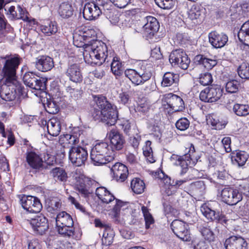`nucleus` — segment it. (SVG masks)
I'll list each match as a JSON object with an SVG mask.
<instances>
[{
  "label": "nucleus",
  "instance_id": "bf43d9fd",
  "mask_svg": "<svg viewBox=\"0 0 249 249\" xmlns=\"http://www.w3.org/2000/svg\"><path fill=\"white\" fill-rule=\"evenodd\" d=\"M156 4L160 8L170 9L173 7V0H155Z\"/></svg>",
  "mask_w": 249,
  "mask_h": 249
},
{
  "label": "nucleus",
  "instance_id": "a211bd4d",
  "mask_svg": "<svg viewBox=\"0 0 249 249\" xmlns=\"http://www.w3.org/2000/svg\"><path fill=\"white\" fill-rule=\"evenodd\" d=\"M34 63L36 69L42 72L48 71L54 67L53 59L48 55L38 56Z\"/></svg>",
  "mask_w": 249,
  "mask_h": 249
},
{
  "label": "nucleus",
  "instance_id": "49530a36",
  "mask_svg": "<svg viewBox=\"0 0 249 249\" xmlns=\"http://www.w3.org/2000/svg\"><path fill=\"white\" fill-rule=\"evenodd\" d=\"M88 38V36L83 34L81 35L78 33H75L73 35V43L75 46L77 47H83L85 48L87 45L89 44L86 43V40Z\"/></svg>",
  "mask_w": 249,
  "mask_h": 249
},
{
  "label": "nucleus",
  "instance_id": "a19ab883",
  "mask_svg": "<svg viewBox=\"0 0 249 249\" xmlns=\"http://www.w3.org/2000/svg\"><path fill=\"white\" fill-rule=\"evenodd\" d=\"M232 110L238 116H246L249 114V106L247 105L235 104L233 107Z\"/></svg>",
  "mask_w": 249,
  "mask_h": 249
},
{
  "label": "nucleus",
  "instance_id": "39448f33",
  "mask_svg": "<svg viewBox=\"0 0 249 249\" xmlns=\"http://www.w3.org/2000/svg\"><path fill=\"white\" fill-rule=\"evenodd\" d=\"M23 81L25 85L35 90H44L46 89L47 80L37 77L32 72L25 73Z\"/></svg>",
  "mask_w": 249,
  "mask_h": 249
},
{
  "label": "nucleus",
  "instance_id": "69168bd1",
  "mask_svg": "<svg viewBox=\"0 0 249 249\" xmlns=\"http://www.w3.org/2000/svg\"><path fill=\"white\" fill-rule=\"evenodd\" d=\"M67 142L71 144V147L72 146H76L79 142V140L76 135L66 134L65 136Z\"/></svg>",
  "mask_w": 249,
  "mask_h": 249
},
{
  "label": "nucleus",
  "instance_id": "4468645a",
  "mask_svg": "<svg viewBox=\"0 0 249 249\" xmlns=\"http://www.w3.org/2000/svg\"><path fill=\"white\" fill-rule=\"evenodd\" d=\"M107 136L112 151H119L123 148L125 140L123 135L117 130L112 129L107 133Z\"/></svg>",
  "mask_w": 249,
  "mask_h": 249
},
{
  "label": "nucleus",
  "instance_id": "f3484780",
  "mask_svg": "<svg viewBox=\"0 0 249 249\" xmlns=\"http://www.w3.org/2000/svg\"><path fill=\"white\" fill-rule=\"evenodd\" d=\"M83 15L87 20H92L98 18L101 15V10H99V5L95 1L87 2L85 4Z\"/></svg>",
  "mask_w": 249,
  "mask_h": 249
},
{
  "label": "nucleus",
  "instance_id": "6e6d98bb",
  "mask_svg": "<svg viewBox=\"0 0 249 249\" xmlns=\"http://www.w3.org/2000/svg\"><path fill=\"white\" fill-rule=\"evenodd\" d=\"M119 102L120 104L128 106L131 102L130 94L128 92H122L119 95Z\"/></svg>",
  "mask_w": 249,
  "mask_h": 249
},
{
  "label": "nucleus",
  "instance_id": "412c9836",
  "mask_svg": "<svg viewBox=\"0 0 249 249\" xmlns=\"http://www.w3.org/2000/svg\"><path fill=\"white\" fill-rule=\"evenodd\" d=\"M195 147L192 144L188 153L183 155L178 162H174L175 165H179L182 168L180 172L181 175L186 173L188 170V167L191 164V160L195 158Z\"/></svg>",
  "mask_w": 249,
  "mask_h": 249
},
{
  "label": "nucleus",
  "instance_id": "b1692460",
  "mask_svg": "<svg viewBox=\"0 0 249 249\" xmlns=\"http://www.w3.org/2000/svg\"><path fill=\"white\" fill-rule=\"evenodd\" d=\"M83 57L85 61L90 65H101V62L95 51L93 50L92 44L87 45L83 51Z\"/></svg>",
  "mask_w": 249,
  "mask_h": 249
},
{
  "label": "nucleus",
  "instance_id": "7ed1b4c3",
  "mask_svg": "<svg viewBox=\"0 0 249 249\" xmlns=\"http://www.w3.org/2000/svg\"><path fill=\"white\" fill-rule=\"evenodd\" d=\"M153 68L150 64L142 65L138 71L134 69H126L124 75L135 86L143 84L150 79L152 75Z\"/></svg>",
  "mask_w": 249,
  "mask_h": 249
},
{
  "label": "nucleus",
  "instance_id": "8fccbe9b",
  "mask_svg": "<svg viewBox=\"0 0 249 249\" xmlns=\"http://www.w3.org/2000/svg\"><path fill=\"white\" fill-rule=\"evenodd\" d=\"M20 199V203L22 207L27 212H28L29 208L32 201H33V196H26L24 195L19 196Z\"/></svg>",
  "mask_w": 249,
  "mask_h": 249
},
{
  "label": "nucleus",
  "instance_id": "0eeeda50",
  "mask_svg": "<svg viewBox=\"0 0 249 249\" xmlns=\"http://www.w3.org/2000/svg\"><path fill=\"white\" fill-rule=\"evenodd\" d=\"M221 197L222 201L229 205H236L242 199V195L239 191L231 187L222 189Z\"/></svg>",
  "mask_w": 249,
  "mask_h": 249
},
{
  "label": "nucleus",
  "instance_id": "20e7f679",
  "mask_svg": "<svg viewBox=\"0 0 249 249\" xmlns=\"http://www.w3.org/2000/svg\"><path fill=\"white\" fill-rule=\"evenodd\" d=\"M88 157L87 149L80 146H72L70 148L69 159L75 166H81L85 164Z\"/></svg>",
  "mask_w": 249,
  "mask_h": 249
},
{
  "label": "nucleus",
  "instance_id": "473e14b6",
  "mask_svg": "<svg viewBox=\"0 0 249 249\" xmlns=\"http://www.w3.org/2000/svg\"><path fill=\"white\" fill-rule=\"evenodd\" d=\"M41 32L46 36H50L57 31V24L54 22L48 21L40 26Z\"/></svg>",
  "mask_w": 249,
  "mask_h": 249
},
{
  "label": "nucleus",
  "instance_id": "e433bc0d",
  "mask_svg": "<svg viewBox=\"0 0 249 249\" xmlns=\"http://www.w3.org/2000/svg\"><path fill=\"white\" fill-rule=\"evenodd\" d=\"M189 18L195 22L199 23L202 21L203 18L202 12L199 6H193L189 12Z\"/></svg>",
  "mask_w": 249,
  "mask_h": 249
},
{
  "label": "nucleus",
  "instance_id": "13d9d810",
  "mask_svg": "<svg viewBox=\"0 0 249 249\" xmlns=\"http://www.w3.org/2000/svg\"><path fill=\"white\" fill-rule=\"evenodd\" d=\"M190 125L189 121L186 118H182L178 120L176 123L177 128L180 131L186 130Z\"/></svg>",
  "mask_w": 249,
  "mask_h": 249
},
{
  "label": "nucleus",
  "instance_id": "774afa93",
  "mask_svg": "<svg viewBox=\"0 0 249 249\" xmlns=\"http://www.w3.org/2000/svg\"><path fill=\"white\" fill-rule=\"evenodd\" d=\"M150 109V106L147 103H141L137 107V110L140 113L146 114Z\"/></svg>",
  "mask_w": 249,
  "mask_h": 249
},
{
  "label": "nucleus",
  "instance_id": "a18cd8bd",
  "mask_svg": "<svg viewBox=\"0 0 249 249\" xmlns=\"http://www.w3.org/2000/svg\"><path fill=\"white\" fill-rule=\"evenodd\" d=\"M142 211L145 221V228L146 229L151 228V226L154 225L155 222L152 215L149 212L148 208L145 206L142 207Z\"/></svg>",
  "mask_w": 249,
  "mask_h": 249
},
{
  "label": "nucleus",
  "instance_id": "c9c22d12",
  "mask_svg": "<svg viewBox=\"0 0 249 249\" xmlns=\"http://www.w3.org/2000/svg\"><path fill=\"white\" fill-rule=\"evenodd\" d=\"M122 125L124 133L127 135H135V133L139 132L136 124L129 120H124Z\"/></svg>",
  "mask_w": 249,
  "mask_h": 249
},
{
  "label": "nucleus",
  "instance_id": "58836bf2",
  "mask_svg": "<svg viewBox=\"0 0 249 249\" xmlns=\"http://www.w3.org/2000/svg\"><path fill=\"white\" fill-rule=\"evenodd\" d=\"M131 188L135 194H141L143 192L145 186L142 180L135 178L131 181Z\"/></svg>",
  "mask_w": 249,
  "mask_h": 249
},
{
  "label": "nucleus",
  "instance_id": "1a4fd4ad",
  "mask_svg": "<svg viewBox=\"0 0 249 249\" xmlns=\"http://www.w3.org/2000/svg\"><path fill=\"white\" fill-rule=\"evenodd\" d=\"M146 22L143 26V36L147 40L152 38L159 29L157 19L152 16H147L144 19Z\"/></svg>",
  "mask_w": 249,
  "mask_h": 249
},
{
  "label": "nucleus",
  "instance_id": "2f4dec72",
  "mask_svg": "<svg viewBox=\"0 0 249 249\" xmlns=\"http://www.w3.org/2000/svg\"><path fill=\"white\" fill-rule=\"evenodd\" d=\"M178 81L179 75L178 74L167 72L163 76L161 86L164 87H169L174 83H178Z\"/></svg>",
  "mask_w": 249,
  "mask_h": 249
},
{
  "label": "nucleus",
  "instance_id": "f704fd0d",
  "mask_svg": "<svg viewBox=\"0 0 249 249\" xmlns=\"http://www.w3.org/2000/svg\"><path fill=\"white\" fill-rule=\"evenodd\" d=\"M115 233L110 227H107L104 230L102 242L103 245L105 246L110 245L113 241Z\"/></svg>",
  "mask_w": 249,
  "mask_h": 249
},
{
  "label": "nucleus",
  "instance_id": "393cba45",
  "mask_svg": "<svg viewBox=\"0 0 249 249\" xmlns=\"http://www.w3.org/2000/svg\"><path fill=\"white\" fill-rule=\"evenodd\" d=\"M61 129V122L59 118L53 117L48 121L47 131L51 136H57Z\"/></svg>",
  "mask_w": 249,
  "mask_h": 249
},
{
  "label": "nucleus",
  "instance_id": "9b49d317",
  "mask_svg": "<svg viewBox=\"0 0 249 249\" xmlns=\"http://www.w3.org/2000/svg\"><path fill=\"white\" fill-rule=\"evenodd\" d=\"M26 160L30 167L36 172L46 168L44 161L38 153L34 151L27 152L26 154Z\"/></svg>",
  "mask_w": 249,
  "mask_h": 249
},
{
  "label": "nucleus",
  "instance_id": "dca6fc26",
  "mask_svg": "<svg viewBox=\"0 0 249 249\" xmlns=\"http://www.w3.org/2000/svg\"><path fill=\"white\" fill-rule=\"evenodd\" d=\"M226 249H248V243L241 236H231L224 244Z\"/></svg>",
  "mask_w": 249,
  "mask_h": 249
},
{
  "label": "nucleus",
  "instance_id": "c756f323",
  "mask_svg": "<svg viewBox=\"0 0 249 249\" xmlns=\"http://www.w3.org/2000/svg\"><path fill=\"white\" fill-rule=\"evenodd\" d=\"M237 36L241 42L249 46V20L242 25Z\"/></svg>",
  "mask_w": 249,
  "mask_h": 249
},
{
  "label": "nucleus",
  "instance_id": "2eb2a0df",
  "mask_svg": "<svg viewBox=\"0 0 249 249\" xmlns=\"http://www.w3.org/2000/svg\"><path fill=\"white\" fill-rule=\"evenodd\" d=\"M211 205L203 204L201 207V212L203 215L208 219L211 221L216 220L219 222L226 223L227 220L225 215L220 214L219 211L212 209Z\"/></svg>",
  "mask_w": 249,
  "mask_h": 249
},
{
  "label": "nucleus",
  "instance_id": "680f3d73",
  "mask_svg": "<svg viewBox=\"0 0 249 249\" xmlns=\"http://www.w3.org/2000/svg\"><path fill=\"white\" fill-rule=\"evenodd\" d=\"M46 111L50 114H55L58 111V109L56 104L53 101H49L45 104Z\"/></svg>",
  "mask_w": 249,
  "mask_h": 249
},
{
  "label": "nucleus",
  "instance_id": "6ab92c4d",
  "mask_svg": "<svg viewBox=\"0 0 249 249\" xmlns=\"http://www.w3.org/2000/svg\"><path fill=\"white\" fill-rule=\"evenodd\" d=\"M91 44L93 49L95 51L102 64L105 62H108L110 61L109 58H111V56H108L107 48L106 44L99 40H95Z\"/></svg>",
  "mask_w": 249,
  "mask_h": 249
},
{
  "label": "nucleus",
  "instance_id": "4be33fe9",
  "mask_svg": "<svg viewBox=\"0 0 249 249\" xmlns=\"http://www.w3.org/2000/svg\"><path fill=\"white\" fill-rule=\"evenodd\" d=\"M110 170L113 173V178L118 181H124L128 174L127 167L120 162H117L114 164Z\"/></svg>",
  "mask_w": 249,
  "mask_h": 249
},
{
  "label": "nucleus",
  "instance_id": "09e8293b",
  "mask_svg": "<svg viewBox=\"0 0 249 249\" xmlns=\"http://www.w3.org/2000/svg\"><path fill=\"white\" fill-rule=\"evenodd\" d=\"M151 145V142L150 141H147L145 142V145L143 148V153L149 162L153 163L155 160L153 158V151Z\"/></svg>",
  "mask_w": 249,
  "mask_h": 249
},
{
  "label": "nucleus",
  "instance_id": "423d86ee",
  "mask_svg": "<svg viewBox=\"0 0 249 249\" xmlns=\"http://www.w3.org/2000/svg\"><path fill=\"white\" fill-rule=\"evenodd\" d=\"M171 228L174 234L184 241L191 240L188 225L183 221L176 219L171 224Z\"/></svg>",
  "mask_w": 249,
  "mask_h": 249
},
{
  "label": "nucleus",
  "instance_id": "e2e57ef3",
  "mask_svg": "<svg viewBox=\"0 0 249 249\" xmlns=\"http://www.w3.org/2000/svg\"><path fill=\"white\" fill-rule=\"evenodd\" d=\"M138 132L135 133V135H131L129 139V142L131 146L135 149L138 148L140 142L141 140V137L139 135Z\"/></svg>",
  "mask_w": 249,
  "mask_h": 249
},
{
  "label": "nucleus",
  "instance_id": "79ce46f5",
  "mask_svg": "<svg viewBox=\"0 0 249 249\" xmlns=\"http://www.w3.org/2000/svg\"><path fill=\"white\" fill-rule=\"evenodd\" d=\"M199 231L204 239L210 243L214 239V234L209 227L200 226Z\"/></svg>",
  "mask_w": 249,
  "mask_h": 249
},
{
  "label": "nucleus",
  "instance_id": "f257e3e1",
  "mask_svg": "<svg viewBox=\"0 0 249 249\" xmlns=\"http://www.w3.org/2000/svg\"><path fill=\"white\" fill-rule=\"evenodd\" d=\"M96 106L94 107L92 115L95 120H100L108 125H114L118 119V111L107 99L98 97L95 100Z\"/></svg>",
  "mask_w": 249,
  "mask_h": 249
},
{
  "label": "nucleus",
  "instance_id": "9d476101",
  "mask_svg": "<svg viewBox=\"0 0 249 249\" xmlns=\"http://www.w3.org/2000/svg\"><path fill=\"white\" fill-rule=\"evenodd\" d=\"M222 93V89L219 87L207 88L201 91L199 98L202 101L213 103L220 99Z\"/></svg>",
  "mask_w": 249,
  "mask_h": 249
},
{
  "label": "nucleus",
  "instance_id": "c03bdc74",
  "mask_svg": "<svg viewBox=\"0 0 249 249\" xmlns=\"http://www.w3.org/2000/svg\"><path fill=\"white\" fill-rule=\"evenodd\" d=\"M191 189L195 195L202 196L205 192V185L203 181H198L191 185Z\"/></svg>",
  "mask_w": 249,
  "mask_h": 249
},
{
  "label": "nucleus",
  "instance_id": "f03ea898",
  "mask_svg": "<svg viewBox=\"0 0 249 249\" xmlns=\"http://www.w3.org/2000/svg\"><path fill=\"white\" fill-rule=\"evenodd\" d=\"M108 144L106 142L97 143L91 149L90 157L96 166L102 165L114 160L113 156L108 155Z\"/></svg>",
  "mask_w": 249,
  "mask_h": 249
},
{
  "label": "nucleus",
  "instance_id": "338daca9",
  "mask_svg": "<svg viewBox=\"0 0 249 249\" xmlns=\"http://www.w3.org/2000/svg\"><path fill=\"white\" fill-rule=\"evenodd\" d=\"M107 192L108 190L105 187H100L96 189L95 193L99 199H100L101 200H107V199L105 198V196L107 194Z\"/></svg>",
  "mask_w": 249,
  "mask_h": 249
},
{
  "label": "nucleus",
  "instance_id": "ddd939ff",
  "mask_svg": "<svg viewBox=\"0 0 249 249\" xmlns=\"http://www.w3.org/2000/svg\"><path fill=\"white\" fill-rule=\"evenodd\" d=\"M30 223L36 234L42 235L49 228L47 219L42 214L36 216Z\"/></svg>",
  "mask_w": 249,
  "mask_h": 249
},
{
  "label": "nucleus",
  "instance_id": "5701e85b",
  "mask_svg": "<svg viewBox=\"0 0 249 249\" xmlns=\"http://www.w3.org/2000/svg\"><path fill=\"white\" fill-rule=\"evenodd\" d=\"M65 74L70 80L80 83L83 80V76L79 66L76 64L70 65L67 69Z\"/></svg>",
  "mask_w": 249,
  "mask_h": 249
},
{
  "label": "nucleus",
  "instance_id": "052dcab7",
  "mask_svg": "<svg viewBox=\"0 0 249 249\" xmlns=\"http://www.w3.org/2000/svg\"><path fill=\"white\" fill-rule=\"evenodd\" d=\"M187 182V179H180V180H172V183L171 185V188H173L172 191L167 190L166 191V194L168 196H170L172 195L175 191L176 190L180 187L182 184L185 183Z\"/></svg>",
  "mask_w": 249,
  "mask_h": 249
},
{
  "label": "nucleus",
  "instance_id": "603ef678",
  "mask_svg": "<svg viewBox=\"0 0 249 249\" xmlns=\"http://www.w3.org/2000/svg\"><path fill=\"white\" fill-rule=\"evenodd\" d=\"M33 203H31L28 212L32 213L40 212L42 208V206L40 200L37 197L34 196H33Z\"/></svg>",
  "mask_w": 249,
  "mask_h": 249
},
{
  "label": "nucleus",
  "instance_id": "0e129e2a",
  "mask_svg": "<svg viewBox=\"0 0 249 249\" xmlns=\"http://www.w3.org/2000/svg\"><path fill=\"white\" fill-rule=\"evenodd\" d=\"M190 63V59L188 58V55L186 54L182 59L178 63H177L176 65L183 70H186L189 67Z\"/></svg>",
  "mask_w": 249,
  "mask_h": 249
},
{
  "label": "nucleus",
  "instance_id": "5fc2aeb1",
  "mask_svg": "<svg viewBox=\"0 0 249 249\" xmlns=\"http://www.w3.org/2000/svg\"><path fill=\"white\" fill-rule=\"evenodd\" d=\"M199 83L203 86H207L211 84L213 82L212 74L209 72L201 73L199 78Z\"/></svg>",
  "mask_w": 249,
  "mask_h": 249
},
{
  "label": "nucleus",
  "instance_id": "72a5a7b5",
  "mask_svg": "<svg viewBox=\"0 0 249 249\" xmlns=\"http://www.w3.org/2000/svg\"><path fill=\"white\" fill-rule=\"evenodd\" d=\"M51 174L56 181L65 182L68 178L67 173L62 168L56 167L53 168L51 171Z\"/></svg>",
  "mask_w": 249,
  "mask_h": 249
},
{
  "label": "nucleus",
  "instance_id": "4d7b16f0",
  "mask_svg": "<svg viewBox=\"0 0 249 249\" xmlns=\"http://www.w3.org/2000/svg\"><path fill=\"white\" fill-rule=\"evenodd\" d=\"M189 37L187 34L178 33L176 36V41L181 46H185L189 44Z\"/></svg>",
  "mask_w": 249,
  "mask_h": 249
},
{
  "label": "nucleus",
  "instance_id": "aec40b11",
  "mask_svg": "<svg viewBox=\"0 0 249 249\" xmlns=\"http://www.w3.org/2000/svg\"><path fill=\"white\" fill-rule=\"evenodd\" d=\"M208 36L210 43L215 48L224 47L228 40V36L226 34L215 31L210 33Z\"/></svg>",
  "mask_w": 249,
  "mask_h": 249
},
{
  "label": "nucleus",
  "instance_id": "7c9ffc66",
  "mask_svg": "<svg viewBox=\"0 0 249 249\" xmlns=\"http://www.w3.org/2000/svg\"><path fill=\"white\" fill-rule=\"evenodd\" d=\"M74 11L72 5L69 2H62L58 10L60 17L64 18H68L71 17Z\"/></svg>",
  "mask_w": 249,
  "mask_h": 249
},
{
  "label": "nucleus",
  "instance_id": "a878e982",
  "mask_svg": "<svg viewBox=\"0 0 249 249\" xmlns=\"http://www.w3.org/2000/svg\"><path fill=\"white\" fill-rule=\"evenodd\" d=\"M194 60L196 64L202 65L208 70L212 69L217 64V61L215 59L207 58L201 54L196 55Z\"/></svg>",
  "mask_w": 249,
  "mask_h": 249
},
{
  "label": "nucleus",
  "instance_id": "ea45409f",
  "mask_svg": "<svg viewBox=\"0 0 249 249\" xmlns=\"http://www.w3.org/2000/svg\"><path fill=\"white\" fill-rule=\"evenodd\" d=\"M99 10H101V15L104 14L107 18H111L113 16V6L110 2L107 0L102 2V4L99 5Z\"/></svg>",
  "mask_w": 249,
  "mask_h": 249
},
{
  "label": "nucleus",
  "instance_id": "3c124183",
  "mask_svg": "<svg viewBox=\"0 0 249 249\" xmlns=\"http://www.w3.org/2000/svg\"><path fill=\"white\" fill-rule=\"evenodd\" d=\"M237 72L239 76L244 79H249V65L242 63L238 68Z\"/></svg>",
  "mask_w": 249,
  "mask_h": 249
},
{
  "label": "nucleus",
  "instance_id": "de8ad7c7",
  "mask_svg": "<svg viewBox=\"0 0 249 249\" xmlns=\"http://www.w3.org/2000/svg\"><path fill=\"white\" fill-rule=\"evenodd\" d=\"M111 70L117 76H121L123 73L122 63L118 60L117 58L114 57L111 64Z\"/></svg>",
  "mask_w": 249,
  "mask_h": 249
},
{
  "label": "nucleus",
  "instance_id": "37998d69",
  "mask_svg": "<svg viewBox=\"0 0 249 249\" xmlns=\"http://www.w3.org/2000/svg\"><path fill=\"white\" fill-rule=\"evenodd\" d=\"M57 231L60 234L64 237L75 238L74 228L73 226H70L69 227L65 226L57 227Z\"/></svg>",
  "mask_w": 249,
  "mask_h": 249
},
{
  "label": "nucleus",
  "instance_id": "bb28decb",
  "mask_svg": "<svg viewBox=\"0 0 249 249\" xmlns=\"http://www.w3.org/2000/svg\"><path fill=\"white\" fill-rule=\"evenodd\" d=\"M112 211L115 217H118L120 215L125 214L129 211V204L128 202H124L119 199H116Z\"/></svg>",
  "mask_w": 249,
  "mask_h": 249
},
{
  "label": "nucleus",
  "instance_id": "4c0bfd02",
  "mask_svg": "<svg viewBox=\"0 0 249 249\" xmlns=\"http://www.w3.org/2000/svg\"><path fill=\"white\" fill-rule=\"evenodd\" d=\"M182 49H177L173 51L169 55V61L173 66L176 65L186 54Z\"/></svg>",
  "mask_w": 249,
  "mask_h": 249
},
{
  "label": "nucleus",
  "instance_id": "864d4df0",
  "mask_svg": "<svg viewBox=\"0 0 249 249\" xmlns=\"http://www.w3.org/2000/svg\"><path fill=\"white\" fill-rule=\"evenodd\" d=\"M240 84L235 80L228 81L226 84V90L229 93H235L238 90Z\"/></svg>",
  "mask_w": 249,
  "mask_h": 249
},
{
  "label": "nucleus",
  "instance_id": "c85d7f7f",
  "mask_svg": "<svg viewBox=\"0 0 249 249\" xmlns=\"http://www.w3.org/2000/svg\"><path fill=\"white\" fill-rule=\"evenodd\" d=\"M249 155L244 151H236L232 154L231 160L233 164L242 166L247 162Z\"/></svg>",
  "mask_w": 249,
  "mask_h": 249
},
{
  "label": "nucleus",
  "instance_id": "f8f14e48",
  "mask_svg": "<svg viewBox=\"0 0 249 249\" xmlns=\"http://www.w3.org/2000/svg\"><path fill=\"white\" fill-rule=\"evenodd\" d=\"M162 100L175 112L182 111L184 107V103L182 99L172 93L164 94Z\"/></svg>",
  "mask_w": 249,
  "mask_h": 249
},
{
  "label": "nucleus",
  "instance_id": "cd10ccee",
  "mask_svg": "<svg viewBox=\"0 0 249 249\" xmlns=\"http://www.w3.org/2000/svg\"><path fill=\"white\" fill-rule=\"evenodd\" d=\"M57 227L73 226V221L71 216L65 212H62L57 215L55 218Z\"/></svg>",
  "mask_w": 249,
  "mask_h": 249
},
{
  "label": "nucleus",
  "instance_id": "6e6552de",
  "mask_svg": "<svg viewBox=\"0 0 249 249\" xmlns=\"http://www.w3.org/2000/svg\"><path fill=\"white\" fill-rule=\"evenodd\" d=\"M7 14L12 19H21L24 21L35 24V20L29 17V14L24 8L18 5L16 7L12 6L9 8Z\"/></svg>",
  "mask_w": 249,
  "mask_h": 249
}]
</instances>
